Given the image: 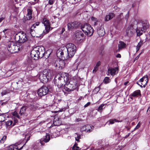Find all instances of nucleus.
<instances>
[{
    "instance_id": "7",
    "label": "nucleus",
    "mask_w": 150,
    "mask_h": 150,
    "mask_svg": "<svg viewBox=\"0 0 150 150\" xmlns=\"http://www.w3.org/2000/svg\"><path fill=\"white\" fill-rule=\"evenodd\" d=\"M43 23L45 26V31L44 30L42 33L41 34L40 37H42L45 34L48 33L50 29V23L48 20L46 18H44L43 20Z\"/></svg>"
},
{
    "instance_id": "28",
    "label": "nucleus",
    "mask_w": 150,
    "mask_h": 150,
    "mask_svg": "<svg viewBox=\"0 0 150 150\" xmlns=\"http://www.w3.org/2000/svg\"><path fill=\"white\" fill-rule=\"evenodd\" d=\"M121 122V121H120L119 120L116 119H111L108 121L107 123L108 124V125H109L110 124H114L115 122Z\"/></svg>"
},
{
    "instance_id": "9",
    "label": "nucleus",
    "mask_w": 150,
    "mask_h": 150,
    "mask_svg": "<svg viewBox=\"0 0 150 150\" xmlns=\"http://www.w3.org/2000/svg\"><path fill=\"white\" fill-rule=\"evenodd\" d=\"M135 31V30L134 28L133 25L131 24L127 27L126 31V35L128 37H131Z\"/></svg>"
},
{
    "instance_id": "25",
    "label": "nucleus",
    "mask_w": 150,
    "mask_h": 150,
    "mask_svg": "<svg viewBox=\"0 0 150 150\" xmlns=\"http://www.w3.org/2000/svg\"><path fill=\"white\" fill-rule=\"evenodd\" d=\"M97 33L100 36H102L105 34V31L103 28H99L97 30Z\"/></svg>"
},
{
    "instance_id": "2",
    "label": "nucleus",
    "mask_w": 150,
    "mask_h": 150,
    "mask_svg": "<svg viewBox=\"0 0 150 150\" xmlns=\"http://www.w3.org/2000/svg\"><path fill=\"white\" fill-rule=\"evenodd\" d=\"M67 48L64 46L60 47L57 52V54L58 57H59L62 59L67 60L70 58L69 54L68 52Z\"/></svg>"
},
{
    "instance_id": "34",
    "label": "nucleus",
    "mask_w": 150,
    "mask_h": 150,
    "mask_svg": "<svg viewBox=\"0 0 150 150\" xmlns=\"http://www.w3.org/2000/svg\"><path fill=\"white\" fill-rule=\"evenodd\" d=\"M5 120L4 114H2L0 115V122H3Z\"/></svg>"
},
{
    "instance_id": "27",
    "label": "nucleus",
    "mask_w": 150,
    "mask_h": 150,
    "mask_svg": "<svg viewBox=\"0 0 150 150\" xmlns=\"http://www.w3.org/2000/svg\"><path fill=\"white\" fill-rule=\"evenodd\" d=\"M27 40V38L26 35L25 33L24 34V35H23L21 38H19V43H23L25 42Z\"/></svg>"
},
{
    "instance_id": "23",
    "label": "nucleus",
    "mask_w": 150,
    "mask_h": 150,
    "mask_svg": "<svg viewBox=\"0 0 150 150\" xmlns=\"http://www.w3.org/2000/svg\"><path fill=\"white\" fill-rule=\"evenodd\" d=\"M53 124L54 126H58L61 124L60 121L58 118H55L53 120Z\"/></svg>"
},
{
    "instance_id": "10",
    "label": "nucleus",
    "mask_w": 150,
    "mask_h": 150,
    "mask_svg": "<svg viewBox=\"0 0 150 150\" xmlns=\"http://www.w3.org/2000/svg\"><path fill=\"white\" fill-rule=\"evenodd\" d=\"M79 23L77 21L69 22L67 24L68 30H72L76 28L79 26Z\"/></svg>"
},
{
    "instance_id": "5",
    "label": "nucleus",
    "mask_w": 150,
    "mask_h": 150,
    "mask_svg": "<svg viewBox=\"0 0 150 150\" xmlns=\"http://www.w3.org/2000/svg\"><path fill=\"white\" fill-rule=\"evenodd\" d=\"M81 29L86 35L91 36L93 34V29L89 24H84L81 26Z\"/></svg>"
},
{
    "instance_id": "4",
    "label": "nucleus",
    "mask_w": 150,
    "mask_h": 150,
    "mask_svg": "<svg viewBox=\"0 0 150 150\" xmlns=\"http://www.w3.org/2000/svg\"><path fill=\"white\" fill-rule=\"evenodd\" d=\"M140 23L142 25V27H137L136 30L138 36L141 35L149 27L148 21L146 20L141 21Z\"/></svg>"
},
{
    "instance_id": "1",
    "label": "nucleus",
    "mask_w": 150,
    "mask_h": 150,
    "mask_svg": "<svg viewBox=\"0 0 150 150\" xmlns=\"http://www.w3.org/2000/svg\"><path fill=\"white\" fill-rule=\"evenodd\" d=\"M45 54V49L43 46H38L33 48L31 51L30 55L35 60L42 58Z\"/></svg>"
},
{
    "instance_id": "35",
    "label": "nucleus",
    "mask_w": 150,
    "mask_h": 150,
    "mask_svg": "<svg viewBox=\"0 0 150 150\" xmlns=\"http://www.w3.org/2000/svg\"><path fill=\"white\" fill-rule=\"evenodd\" d=\"M18 82H14L12 84L13 88L15 89H17L18 88Z\"/></svg>"
},
{
    "instance_id": "19",
    "label": "nucleus",
    "mask_w": 150,
    "mask_h": 150,
    "mask_svg": "<svg viewBox=\"0 0 150 150\" xmlns=\"http://www.w3.org/2000/svg\"><path fill=\"white\" fill-rule=\"evenodd\" d=\"M118 68L115 67V68H110L108 70V73L112 75H114L116 73L118 72Z\"/></svg>"
},
{
    "instance_id": "12",
    "label": "nucleus",
    "mask_w": 150,
    "mask_h": 150,
    "mask_svg": "<svg viewBox=\"0 0 150 150\" xmlns=\"http://www.w3.org/2000/svg\"><path fill=\"white\" fill-rule=\"evenodd\" d=\"M67 74L66 73H63L57 75L56 77L55 78H58L61 81L63 82L66 83L67 81Z\"/></svg>"
},
{
    "instance_id": "11",
    "label": "nucleus",
    "mask_w": 150,
    "mask_h": 150,
    "mask_svg": "<svg viewBox=\"0 0 150 150\" xmlns=\"http://www.w3.org/2000/svg\"><path fill=\"white\" fill-rule=\"evenodd\" d=\"M84 34L81 32H77L75 34V40L78 42H81L83 41Z\"/></svg>"
},
{
    "instance_id": "59",
    "label": "nucleus",
    "mask_w": 150,
    "mask_h": 150,
    "mask_svg": "<svg viewBox=\"0 0 150 150\" xmlns=\"http://www.w3.org/2000/svg\"><path fill=\"white\" fill-rule=\"evenodd\" d=\"M65 110V109L63 108L59 110V111H60V112H62V111H64Z\"/></svg>"
},
{
    "instance_id": "39",
    "label": "nucleus",
    "mask_w": 150,
    "mask_h": 150,
    "mask_svg": "<svg viewBox=\"0 0 150 150\" xmlns=\"http://www.w3.org/2000/svg\"><path fill=\"white\" fill-rule=\"evenodd\" d=\"M145 78H146V80L147 81L148 80V77L147 75H146L145 76H144L143 78L141 79L139 81L140 82H143L144 81V79Z\"/></svg>"
},
{
    "instance_id": "48",
    "label": "nucleus",
    "mask_w": 150,
    "mask_h": 150,
    "mask_svg": "<svg viewBox=\"0 0 150 150\" xmlns=\"http://www.w3.org/2000/svg\"><path fill=\"white\" fill-rule=\"evenodd\" d=\"M81 132L85 131L86 132L85 125L83 126L81 128Z\"/></svg>"
},
{
    "instance_id": "63",
    "label": "nucleus",
    "mask_w": 150,
    "mask_h": 150,
    "mask_svg": "<svg viewBox=\"0 0 150 150\" xmlns=\"http://www.w3.org/2000/svg\"><path fill=\"white\" fill-rule=\"evenodd\" d=\"M28 61L29 63V64H30L32 63V61L31 60H29Z\"/></svg>"
},
{
    "instance_id": "22",
    "label": "nucleus",
    "mask_w": 150,
    "mask_h": 150,
    "mask_svg": "<svg viewBox=\"0 0 150 150\" xmlns=\"http://www.w3.org/2000/svg\"><path fill=\"white\" fill-rule=\"evenodd\" d=\"M115 16L114 13H109L108 15H107L105 18V21H108L112 19Z\"/></svg>"
},
{
    "instance_id": "54",
    "label": "nucleus",
    "mask_w": 150,
    "mask_h": 150,
    "mask_svg": "<svg viewBox=\"0 0 150 150\" xmlns=\"http://www.w3.org/2000/svg\"><path fill=\"white\" fill-rule=\"evenodd\" d=\"M100 65V61H98L96 63V66L98 67Z\"/></svg>"
},
{
    "instance_id": "53",
    "label": "nucleus",
    "mask_w": 150,
    "mask_h": 150,
    "mask_svg": "<svg viewBox=\"0 0 150 150\" xmlns=\"http://www.w3.org/2000/svg\"><path fill=\"white\" fill-rule=\"evenodd\" d=\"M140 123H139L137 124V125L136 126V127L134 129V130H135L137 129H138L140 127Z\"/></svg>"
},
{
    "instance_id": "26",
    "label": "nucleus",
    "mask_w": 150,
    "mask_h": 150,
    "mask_svg": "<svg viewBox=\"0 0 150 150\" xmlns=\"http://www.w3.org/2000/svg\"><path fill=\"white\" fill-rule=\"evenodd\" d=\"M65 60L64 59H59L60 69H61L64 67L65 64Z\"/></svg>"
},
{
    "instance_id": "49",
    "label": "nucleus",
    "mask_w": 150,
    "mask_h": 150,
    "mask_svg": "<svg viewBox=\"0 0 150 150\" xmlns=\"http://www.w3.org/2000/svg\"><path fill=\"white\" fill-rule=\"evenodd\" d=\"M54 2L55 0H49L48 3L50 5H52Z\"/></svg>"
},
{
    "instance_id": "14",
    "label": "nucleus",
    "mask_w": 150,
    "mask_h": 150,
    "mask_svg": "<svg viewBox=\"0 0 150 150\" xmlns=\"http://www.w3.org/2000/svg\"><path fill=\"white\" fill-rule=\"evenodd\" d=\"M19 144L18 143L11 145L6 148V150H19L18 146Z\"/></svg>"
},
{
    "instance_id": "24",
    "label": "nucleus",
    "mask_w": 150,
    "mask_h": 150,
    "mask_svg": "<svg viewBox=\"0 0 150 150\" xmlns=\"http://www.w3.org/2000/svg\"><path fill=\"white\" fill-rule=\"evenodd\" d=\"M86 128V131L87 132H89L92 131L94 128L93 126L89 125H85Z\"/></svg>"
},
{
    "instance_id": "3",
    "label": "nucleus",
    "mask_w": 150,
    "mask_h": 150,
    "mask_svg": "<svg viewBox=\"0 0 150 150\" xmlns=\"http://www.w3.org/2000/svg\"><path fill=\"white\" fill-rule=\"evenodd\" d=\"M51 74L48 70L47 69H44L42 71L39 73V79L42 83H46L47 82Z\"/></svg>"
},
{
    "instance_id": "38",
    "label": "nucleus",
    "mask_w": 150,
    "mask_h": 150,
    "mask_svg": "<svg viewBox=\"0 0 150 150\" xmlns=\"http://www.w3.org/2000/svg\"><path fill=\"white\" fill-rule=\"evenodd\" d=\"M77 144H76L74 145L72 148L73 150H79V147L77 146Z\"/></svg>"
},
{
    "instance_id": "55",
    "label": "nucleus",
    "mask_w": 150,
    "mask_h": 150,
    "mask_svg": "<svg viewBox=\"0 0 150 150\" xmlns=\"http://www.w3.org/2000/svg\"><path fill=\"white\" fill-rule=\"evenodd\" d=\"M90 104V103L89 102L87 103L86 104H85L84 106V107L86 108Z\"/></svg>"
},
{
    "instance_id": "61",
    "label": "nucleus",
    "mask_w": 150,
    "mask_h": 150,
    "mask_svg": "<svg viewBox=\"0 0 150 150\" xmlns=\"http://www.w3.org/2000/svg\"><path fill=\"white\" fill-rule=\"evenodd\" d=\"M76 121L79 122L81 120V119L80 118H77L76 119Z\"/></svg>"
},
{
    "instance_id": "32",
    "label": "nucleus",
    "mask_w": 150,
    "mask_h": 150,
    "mask_svg": "<svg viewBox=\"0 0 150 150\" xmlns=\"http://www.w3.org/2000/svg\"><path fill=\"white\" fill-rule=\"evenodd\" d=\"M59 60H58L55 61L54 64V66L56 69H60V66L59 65Z\"/></svg>"
},
{
    "instance_id": "13",
    "label": "nucleus",
    "mask_w": 150,
    "mask_h": 150,
    "mask_svg": "<svg viewBox=\"0 0 150 150\" xmlns=\"http://www.w3.org/2000/svg\"><path fill=\"white\" fill-rule=\"evenodd\" d=\"M28 13L26 15V16L23 19V21L25 22L26 20H30L32 17V11L30 8H28L27 9Z\"/></svg>"
},
{
    "instance_id": "57",
    "label": "nucleus",
    "mask_w": 150,
    "mask_h": 150,
    "mask_svg": "<svg viewBox=\"0 0 150 150\" xmlns=\"http://www.w3.org/2000/svg\"><path fill=\"white\" fill-rule=\"evenodd\" d=\"M136 83L138 85H139V86H141L142 88L143 87H145V85H143V86H142V83H141V85H140V84H139L138 83V82H137Z\"/></svg>"
},
{
    "instance_id": "18",
    "label": "nucleus",
    "mask_w": 150,
    "mask_h": 150,
    "mask_svg": "<svg viewBox=\"0 0 150 150\" xmlns=\"http://www.w3.org/2000/svg\"><path fill=\"white\" fill-rule=\"evenodd\" d=\"M54 82L55 85L57 86L59 88H61L62 87L64 84L63 83V82L61 81L59 79H58V78L54 79Z\"/></svg>"
},
{
    "instance_id": "43",
    "label": "nucleus",
    "mask_w": 150,
    "mask_h": 150,
    "mask_svg": "<svg viewBox=\"0 0 150 150\" xmlns=\"http://www.w3.org/2000/svg\"><path fill=\"white\" fill-rule=\"evenodd\" d=\"M6 136H4L0 140V142L1 143H4V142L6 140Z\"/></svg>"
},
{
    "instance_id": "42",
    "label": "nucleus",
    "mask_w": 150,
    "mask_h": 150,
    "mask_svg": "<svg viewBox=\"0 0 150 150\" xmlns=\"http://www.w3.org/2000/svg\"><path fill=\"white\" fill-rule=\"evenodd\" d=\"M110 79L109 77H105L104 80V82L106 83H108L109 82Z\"/></svg>"
},
{
    "instance_id": "31",
    "label": "nucleus",
    "mask_w": 150,
    "mask_h": 150,
    "mask_svg": "<svg viewBox=\"0 0 150 150\" xmlns=\"http://www.w3.org/2000/svg\"><path fill=\"white\" fill-rule=\"evenodd\" d=\"M143 41L141 40L138 43V45L136 47V52H137L139 50L141 47L143 45Z\"/></svg>"
},
{
    "instance_id": "46",
    "label": "nucleus",
    "mask_w": 150,
    "mask_h": 150,
    "mask_svg": "<svg viewBox=\"0 0 150 150\" xmlns=\"http://www.w3.org/2000/svg\"><path fill=\"white\" fill-rule=\"evenodd\" d=\"M98 67L95 66L93 70V73H95L96 71L98 70Z\"/></svg>"
},
{
    "instance_id": "8",
    "label": "nucleus",
    "mask_w": 150,
    "mask_h": 150,
    "mask_svg": "<svg viewBox=\"0 0 150 150\" xmlns=\"http://www.w3.org/2000/svg\"><path fill=\"white\" fill-rule=\"evenodd\" d=\"M49 90L46 86H42L38 90V93L39 96L42 97L46 95L49 92Z\"/></svg>"
},
{
    "instance_id": "17",
    "label": "nucleus",
    "mask_w": 150,
    "mask_h": 150,
    "mask_svg": "<svg viewBox=\"0 0 150 150\" xmlns=\"http://www.w3.org/2000/svg\"><path fill=\"white\" fill-rule=\"evenodd\" d=\"M69 82L70 85L72 86L73 89H75L77 87V81L76 79L71 78L70 79Z\"/></svg>"
},
{
    "instance_id": "36",
    "label": "nucleus",
    "mask_w": 150,
    "mask_h": 150,
    "mask_svg": "<svg viewBox=\"0 0 150 150\" xmlns=\"http://www.w3.org/2000/svg\"><path fill=\"white\" fill-rule=\"evenodd\" d=\"M40 23L39 22H37L34 23L31 26V29H33L36 28V26H38L39 25Z\"/></svg>"
},
{
    "instance_id": "41",
    "label": "nucleus",
    "mask_w": 150,
    "mask_h": 150,
    "mask_svg": "<svg viewBox=\"0 0 150 150\" xmlns=\"http://www.w3.org/2000/svg\"><path fill=\"white\" fill-rule=\"evenodd\" d=\"M76 134L77 135L76 137H75V140L76 141L79 142V139L81 138V135L77 133H76Z\"/></svg>"
},
{
    "instance_id": "50",
    "label": "nucleus",
    "mask_w": 150,
    "mask_h": 150,
    "mask_svg": "<svg viewBox=\"0 0 150 150\" xmlns=\"http://www.w3.org/2000/svg\"><path fill=\"white\" fill-rule=\"evenodd\" d=\"M64 89L66 91H68V92L70 91L71 90L73 91V90H74L73 89H70L69 88L66 87L65 86L64 87Z\"/></svg>"
},
{
    "instance_id": "51",
    "label": "nucleus",
    "mask_w": 150,
    "mask_h": 150,
    "mask_svg": "<svg viewBox=\"0 0 150 150\" xmlns=\"http://www.w3.org/2000/svg\"><path fill=\"white\" fill-rule=\"evenodd\" d=\"M19 34H20V35H19V38H21L22 37H23V35H24L25 33L23 31H20L19 32Z\"/></svg>"
},
{
    "instance_id": "44",
    "label": "nucleus",
    "mask_w": 150,
    "mask_h": 150,
    "mask_svg": "<svg viewBox=\"0 0 150 150\" xmlns=\"http://www.w3.org/2000/svg\"><path fill=\"white\" fill-rule=\"evenodd\" d=\"M12 123V122L11 120H9L6 122V125L8 126L11 125Z\"/></svg>"
},
{
    "instance_id": "37",
    "label": "nucleus",
    "mask_w": 150,
    "mask_h": 150,
    "mask_svg": "<svg viewBox=\"0 0 150 150\" xmlns=\"http://www.w3.org/2000/svg\"><path fill=\"white\" fill-rule=\"evenodd\" d=\"M10 91L9 90L7 89L4 91L1 94L2 96L5 95L9 93Z\"/></svg>"
},
{
    "instance_id": "40",
    "label": "nucleus",
    "mask_w": 150,
    "mask_h": 150,
    "mask_svg": "<svg viewBox=\"0 0 150 150\" xmlns=\"http://www.w3.org/2000/svg\"><path fill=\"white\" fill-rule=\"evenodd\" d=\"M30 33L31 35L33 36V37H35V35H34V34H35V30L33 29H30Z\"/></svg>"
},
{
    "instance_id": "30",
    "label": "nucleus",
    "mask_w": 150,
    "mask_h": 150,
    "mask_svg": "<svg viewBox=\"0 0 150 150\" xmlns=\"http://www.w3.org/2000/svg\"><path fill=\"white\" fill-rule=\"evenodd\" d=\"M26 108L27 107L26 106H23L21 108L19 111V114H20L21 115H22L23 114H24L25 112Z\"/></svg>"
},
{
    "instance_id": "33",
    "label": "nucleus",
    "mask_w": 150,
    "mask_h": 150,
    "mask_svg": "<svg viewBox=\"0 0 150 150\" xmlns=\"http://www.w3.org/2000/svg\"><path fill=\"white\" fill-rule=\"evenodd\" d=\"M105 105L104 104H101L98 108V110L100 112H102L103 109V108H104Z\"/></svg>"
},
{
    "instance_id": "60",
    "label": "nucleus",
    "mask_w": 150,
    "mask_h": 150,
    "mask_svg": "<svg viewBox=\"0 0 150 150\" xmlns=\"http://www.w3.org/2000/svg\"><path fill=\"white\" fill-rule=\"evenodd\" d=\"M65 31V28H63L62 30V32L61 33V34H62Z\"/></svg>"
},
{
    "instance_id": "20",
    "label": "nucleus",
    "mask_w": 150,
    "mask_h": 150,
    "mask_svg": "<svg viewBox=\"0 0 150 150\" xmlns=\"http://www.w3.org/2000/svg\"><path fill=\"white\" fill-rule=\"evenodd\" d=\"M123 18V13H120L117 15L116 18V21L118 23L121 22Z\"/></svg>"
},
{
    "instance_id": "52",
    "label": "nucleus",
    "mask_w": 150,
    "mask_h": 150,
    "mask_svg": "<svg viewBox=\"0 0 150 150\" xmlns=\"http://www.w3.org/2000/svg\"><path fill=\"white\" fill-rule=\"evenodd\" d=\"M141 53H140L134 58V62L135 60H137L139 58Z\"/></svg>"
},
{
    "instance_id": "15",
    "label": "nucleus",
    "mask_w": 150,
    "mask_h": 150,
    "mask_svg": "<svg viewBox=\"0 0 150 150\" xmlns=\"http://www.w3.org/2000/svg\"><path fill=\"white\" fill-rule=\"evenodd\" d=\"M50 139V136L49 134L46 133L45 137L42 138L40 140V143L42 145L44 143H47L48 142Z\"/></svg>"
},
{
    "instance_id": "64",
    "label": "nucleus",
    "mask_w": 150,
    "mask_h": 150,
    "mask_svg": "<svg viewBox=\"0 0 150 150\" xmlns=\"http://www.w3.org/2000/svg\"><path fill=\"white\" fill-rule=\"evenodd\" d=\"M128 83H129V81H126L124 83V85H126L128 84Z\"/></svg>"
},
{
    "instance_id": "16",
    "label": "nucleus",
    "mask_w": 150,
    "mask_h": 150,
    "mask_svg": "<svg viewBox=\"0 0 150 150\" xmlns=\"http://www.w3.org/2000/svg\"><path fill=\"white\" fill-rule=\"evenodd\" d=\"M12 115H13V118L14 119V124H16L18 122V119H19V115L18 113L16 111H14L11 113Z\"/></svg>"
},
{
    "instance_id": "21",
    "label": "nucleus",
    "mask_w": 150,
    "mask_h": 150,
    "mask_svg": "<svg viewBox=\"0 0 150 150\" xmlns=\"http://www.w3.org/2000/svg\"><path fill=\"white\" fill-rule=\"evenodd\" d=\"M130 95L134 97H137L139 96H141V91L139 90H137L134 91Z\"/></svg>"
},
{
    "instance_id": "29",
    "label": "nucleus",
    "mask_w": 150,
    "mask_h": 150,
    "mask_svg": "<svg viewBox=\"0 0 150 150\" xmlns=\"http://www.w3.org/2000/svg\"><path fill=\"white\" fill-rule=\"evenodd\" d=\"M126 44L123 42L120 41L118 47L119 49H122L125 47Z\"/></svg>"
},
{
    "instance_id": "45",
    "label": "nucleus",
    "mask_w": 150,
    "mask_h": 150,
    "mask_svg": "<svg viewBox=\"0 0 150 150\" xmlns=\"http://www.w3.org/2000/svg\"><path fill=\"white\" fill-rule=\"evenodd\" d=\"M91 19L92 21H94L95 23H96L98 21V20L97 18L93 16L91 17Z\"/></svg>"
},
{
    "instance_id": "47",
    "label": "nucleus",
    "mask_w": 150,
    "mask_h": 150,
    "mask_svg": "<svg viewBox=\"0 0 150 150\" xmlns=\"http://www.w3.org/2000/svg\"><path fill=\"white\" fill-rule=\"evenodd\" d=\"M129 11H128L126 15L125 16V18L127 21L129 17Z\"/></svg>"
},
{
    "instance_id": "6",
    "label": "nucleus",
    "mask_w": 150,
    "mask_h": 150,
    "mask_svg": "<svg viewBox=\"0 0 150 150\" xmlns=\"http://www.w3.org/2000/svg\"><path fill=\"white\" fill-rule=\"evenodd\" d=\"M64 46L67 48V51L70 57L73 56L76 51V46L73 44L69 43L67 44L66 46Z\"/></svg>"
},
{
    "instance_id": "62",
    "label": "nucleus",
    "mask_w": 150,
    "mask_h": 150,
    "mask_svg": "<svg viewBox=\"0 0 150 150\" xmlns=\"http://www.w3.org/2000/svg\"><path fill=\"white\" fill-rule=\"evenodd\" d=\"M30 136H28V137L27 138V139L26 140V142L27 141H28V140H29L30 139Z\"/></svg>"
},
{
    "instance_id": "56",
    "label": "nucleus",
    "mask_w": 150,
    "mask_h": 150,
    "mask_svg": "<svg viewBox=\"0 0 150 150\" xmlns=\"http://www.w3.org/2000/svg\"><path fill=\"white\" fill-rule=\"evenodd\" d=\"M100 89V86H99L96 88H95V90L97 92H98L99 91Z\"/></svg>"
},
{
    "instance_id": "58",
    "label": "nucleus",
    "mask_w": 150,
    "mask_h": 150,
    "mask_svg": "<svg viewBox=\"0 0 150 150\" xmlns=\"http://www.w3.org/2000/svg\"><path fill=\"white\" fill-rule=\"evenodd\" d=\"M116 57L117 58H120L121 55L120 54H118L116 55Z\"/></svg>"
}]
</instances>
